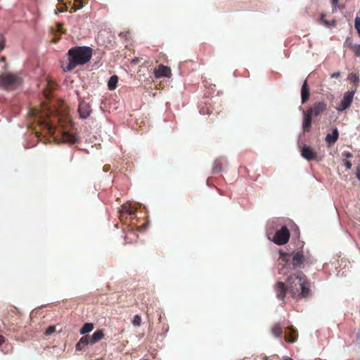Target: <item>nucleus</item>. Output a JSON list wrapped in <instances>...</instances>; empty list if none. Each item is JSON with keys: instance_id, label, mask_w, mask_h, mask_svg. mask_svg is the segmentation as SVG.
Segmentation results:
<instances>
[{"instance_id": "obj_37", "label": "nucleus", "mask_w": 360, "mask_h": 360, "mask_svg": "<svg viewBox=\"0 0 360 360\" xmlns=\"http://www.w3.org/2000/svg\"><path fill=\"white\" fill-rule=\"evenodd\" d=\"M283 359L284 360H292L290 357H288V356H284Z\"/></svg>"}, {"instance_id": "obj_34", "label": "nucleus", "mask_w": 360, "mask_h": 360, "mask_svg": "<svg viewBox=\"0 0 360 360\" xmlns=\"http://www.w3.org/2000/svg\"><path fill=\"white\" fill-rule=\"evenodd\" d=\"M344 155H345L346 158H352V153H350L349 152H347V153H345L344 154Z\"/></svg>"}, {"instance_id": "obj_25", "label": "nucleus", "mask_w": 360, "mask_h": 360, "mask_svg": "<svg viewBox=\"0 0 360 360\" xmlns=\"http://www.w3.org/2000/svg\"><path fill=\"white\" fill-rule=\"evenodd\" d=\"M82 0H75L74 6L75 10L80 9L83 6Z\"/></svg>"}, {"instance_id": "obj_23", "label": "nucleus", "mask_w": 360, "mask_h": 360, "mask_svg": "<svg viewBox=\"0 0 360 360\" xmlns=\"http://www.w3.org/2000/svg\"><path fill=\"white\" fill-rule=\"evenodd\" d=\"M354 27L356 30L359 36L360 37V18L356 17L354 20Z\"/></svg>"}, {"instance_id": "obj_39", "label": "nucleus", "mask_w": 360, "mask_h": 360, "mask_svg": "<svg viewBox=\"0 0 360 360\" xmlns=\"http://www.w3.org/2000/svg\"><path fill=\"white\" fill-rule=\"evenodd\" d=\"M356 17H359L360 18V11L358 12L357 15Z\"/></svg>"}, {"instance_id": "obj_32", "label": "nucleus", "mask_w": 360, "mask_h": 360, "mask_svg": "<svg viewBox=\"0 0 360 360\" xmlns=\"http://www.w3.org/2000/svg\"><path fill=\"white\" fill-rule=\"evenodd\" d=\"M340 73L339 72H336L333 73L330 75V77L331 78H336V77H338L340 76Z\"/></svg>"}, {"instance_id": "obj_14", "label": "nucleus", "mask_w": 360, "mask_h": 360, "mask_svg": "<svg viewBox=\"0 0 360 360\" xmlns=\"http://www.w3.org/2000/svg\"><path fill=\"white\" fill-rule=\"evenodd\" d=\"M339 136V132L337 128L334 129L332 134H328L326 136V141L330 146L335 143Z\"/></svg>"}, {"instance_id": "obj_38", "label": "nucleus", "mask_w": 360, "mask_h": 360, "mask_svg": "<svg viewBox=\"0 0 360 360\" xmlns=\"http://www.w3.org/2000/svg\"><path fill=\"white\" fill-rule=\"evenodd\" d=\"M37 113H38V112H37V110H34V111H33V112H32V114H33V115H34V116H35V115H37Z\"/></svg>"}, {"instance_id": "obj_3", "label": "nucleus", "mask_w": 360, "mask_h": 360, "mask_svg": "<svg viewBox=\"0 0 360 360\" xmlns=\"http://www.w3.org/2000/svg\"><path fill=\"white\" fill-rule=\"evenodd\" d=\"M326 110V104L324 102L315 103L311 108L304 112L302 129L304 131H309L311 124V117L319 116Z\"/></svg>"}, {"instance_id": "obj_22", "label": "nucleus", "mask_w": 360, "mask_h": 360, "mask_svg": "<svg viewBox=\"0 0 360 360\" xmlns=\"http://www.w3.org/2000/svg\"><path fill=\"white\" fill-rule=\"evenodd\" d=\"M349 45L351 46V48L352 49L353 51L355 53L356 56L358 57H360V44L352 45L350 44Z\"/></svg>"}, {"instance_id": "obj_15", "label": "nucleus", "mask_w": 360, "mask_h": 360, "mask_svg": "<svg viewBox=\"0 0 360 360\" xmlns=\"http://www.w3.org/2000/svg\"><path fill=\"white\" fill-rule=\"evenodd\" d=\"M276 296L279 299H283L285 294L286 288L285 287V284L283 282H278L276 284V288H275Z\"/></svg>"}, {"instance_id": "obj_6", "label": "nucleus", "mask_w": 360, "mask_h": 360, "mask_svg": "<svg viewBox=\"0 0 360 360\" xmlns=\"http://www.w3.org/2000/svg\"><path fill=\"white\" fill-rule=\"evenodd\" d=\"M353 97H354L353 91L347 92L344 96V98H343L342 101H341V105L340 107L337 108V110L338 111H343V110H346L347 108H348L350 106V105L353 101Z\"/></svg>"}, {"instance_id": "obj_17", "label": "nucleus", "mask_w": 360, "mask_h": 360, "mask_svg": "<svg viewBox=\"0 0 360 360\" xmlns=\"http://www.w3.org/2000/svg\"><path fill=\"white\" fill-rule=\"evenodd\" d=\"M103 337V333L102 330L96 331L90 338V343L94 344L101 340Z\"/></svg>"}, {"instance_id": "obj_18", "label": "nucleus", "mask_w": 360, "mask_h": 360, "mask_svg": "<svg viewBox=\"0 0 360 360\" xmlns=\"http://www.w3.org/2000/svg\"><path fill=\"white\" fill-rule=\"evenodd\" d=\"M117 82H118L117 76L113 75V76L110 77V78L108 81V83L109 89H110V90L115 89V88L117 86Z\"/></svg>"}, {"instance_id": "obj_10", "label": "nucleus", "mask_w": 360, "mask_h": 360, "mask_svg": "<svg viewBox=\"0 0 360 360\" xmlns=\"http://www.w3.org/2000/svg\"><path fill=\"white\" fill-rule=\"evenodd\" d=\"M61 139L63 142L68 143H73L77 141V138L74 134L65 131L61 132Z\"/></svg>"}, {"instance_id": "obj_9", "label": "nucleus", "mask_w": 360, "mask_h": 360, "mask_svg": "<svg viewBox=\"0 0 360 360\" xmlns=\"http://www.w3.org/2000/svg\"><path fill=\"white\" fill-rule=\"evenodd\" d=\"M301 153L302 157L307 159V160H314L316 157L315 152L309 146H304L302 147Z\"/></svg>"}, {"instance_id": "obj_5", "label": "nucleus", "mask_w": 360, "mask_h": 360, "mask_svg": "<svg viewBox=\"0 0 360 360\" xmlns=\"http://www.w3.org/2000/svg\"><path fill=\"white\" fill-rule=\"evenodd\" d=\"M290 238V233L285 226L278 231L274 237V242L278 245L285 244Z\"/></svg>"}, {"instance_id": "obj_1", "label": "nucleus", "mask_w": 360, "mask_h": 360, "mask_svg": "<svg viewBox=\"0 0 360 360\" xmlns=\"http://www.w3.org/2000/svg\"><path fill=\"white\" fill-rule=\"evenodd\" d=\"M91 57V50L86 47H77L71 49L68 51L67 64H63L64 71H70L77 65H83L89 61Z\"/></svg>"}, {"instance_id": "obj_7", "label": "nucleus", "mask_w": 360, "mask_h": 360, "mask_svg": "<svg viewBox=\"0 0 360 360\" xmlns=\"http://www.w3.org/2000/svg\"><path fill=\"white\" fill-rule=\"evenodd\" d=\"M78 112L82 118H86L90 115L91 109L90 105L86 103H81L78 108Z\"/></svg>"}, {"instance_id": "obj_24", "label": "nucleus", "mask_w": 360, "mask_h": 360, "mask_svg": "<svg viewBox=\"0 0 360 360\" xmlns=\"http://www.w3.org/2000/svg\"><path fill=\"white\" fill-rule=\"evenodd\" d=\"M79 342L84 346L87 345L89 342L90 343V338L89 336H84L82 337Z\"/></svg>"}, {"instance_id": "obj_19", "label": "nucleus", "mask_w": 360, "mask_h": 360, "mask_svg": "<svg viewBox=\"0 0 360 360\" xmlns=\"http://www.w3.org/2000/svg\"><path fill=\"white\" fill-rule=\"evenodd\" d=\"M94 326V324L91 323H85L83 327L80 329V333L82 335L88 333L93 330Z\"/></svg>"}, {"instance_id": "obj_20", "label": "nucleus", "mask_w": 360, "mask_h": 360, "mask_svg": "<svg viewBox=\"0 0 360 360\" xmlns=\"http://www.w3.org/2000/svg\"><path fill=\"white\" fill-rule=\"evenodd\" d=\"M282 328L280 325L278 324H275L272 328H271V333L273 335H274L275 337H280L281 335H282Z\"/></svg>"}, {"instance_id": "obj_27", "label": "nucleus", "mask_w": 360, "mask_h": 360, "mask_svg": "<svg viewBox=\"0 0 360 360\" xmlns=\"http://www.w3.org/2000/svg\"><path fill=\"white\" fill-rule=\"evenodd\" d=\"M349 79L354 83H357L359 81V77L354 74H352L349 76Z\"/></svg>"}, {"instance_id": "obj_28", "label": "nucleus", "mask_w": 360, "mask_h": 360, "mask_svg": "<svg viewBox=\"0 0 360 360\" xmlns=\"http://www.w3.org/2000/svg\"><path fill=\"white\" fill-rule=\"evenodd\" d=\"M345 165L347 167V169H350L352 168V164L349 161H345Z\"/></svg>"}, {"instance_id": "obj_29", "label": "nucleus", "mask_w": 360, "mask_h": 360, "mask_svg": "<svg viewBox=\"0 0 360 360\" xmlns=\"http://www.w3.org/2000/svg\"><path fill=\"white\" fill-rule=\"evenodd\" d=\"M356 176L359 180H360V165L356 168Z\"/></svg>"}, {"instance_id": "obj_31", "label": "nucleus", "mask_w": 360, "mask_h": 360, "mask_svg": "<svg viewBox=\"0 0 360 360\" xmlns=\"http://www.w3.org/2000/svg\"><path fill=\"white\" fill-rule=\"evenodd\" d=\"M46 127L48 128V129L50 131L51 133L54 134L55 132L53 131L52 127L49 123H46Z\"/></svg>"}, {"instance_id": "obj_16", "label": "nucleus", "mask_w": 360, "mask_h": 360, "mask_svg": "<svg viewBox=\"0 0 360 360\" xmlns=\"http://www.w3.org/2000/svg\"><path fill=\"white\" fill-rule=\"evenodd\" d=\"M309 97V89L307 85V81H304V82L302 84V89H301V100L302 103H304Z\"/></svg>"}, {"instance_id": "obj_33", "label": "nucleus", "mask_w": 360, "mask_h": 360, "mask_svg": "<svg viewBox=\"0 0 360 360\" xmlns=\"http://www.w3.org/2000/svg\"><path fill=\"white\" fill-rule=\"evenodd\" d=\"M82 347L83 345L82 344H80V342H77V344L76 345V349L77 350H81L82 349Z\"/></svg>"}, {"instance_id": "obj_26", "label": "nucleus", "mask_w": 360, "mask_h": 360, "mask_svg": "<svg viewBox=\"0 0 360 360\" xmlns=\"http://www.w3.org/2000/svg\"><path fill=\"white\" fill-rule=\"evenodd\" d=\"M56 330V328L53 326H49L46 330V335H49L53 333Z\"/></svg>"}, {"instance_id": "obj_11", "label": "nucleus", "mask_w": 360, "mask_h": 360, "mask_svg": "<svg viewBox=\"0 0 360 360\" xmlns=\"http://www.w3.org/2000/svg\"><path fill=\"white\" fill-rule=\"evenodd\" d=\"M297 338V331L292 327L288 328V330L285 331V341L290 342V343H293L296 341Z\"/></svg>"}, {"instance_id": "obj_4", "label": "nucleus", "mask_w": 360, "mask_h": 360, "mask_svg": "<svg viewBox=\"0 0 360 360\" xmlns=\"http://www.w3.org/2000/svg\"><path fill=\"white\" fill-rule=\"evenodd\" d=\"M20 82V78L14 74L6 73L0 77V83L6 88H13Z\"/></svg>"}, {"instance_id": "obj_13", "label": "nucleus", "mask_w": 360, "mask_h": 360, "mask_svg": "<svg viewBox=\"0 0 360 360\" xmlns=\"http://www.w3.org/2000/svg\"><path fill=\"white\" fill-rule=\"evenodd\" d=\"M280 257H279V262L280 264H282L283 269H279V274H285V272H283V269L285 268V265L287 264L288 262L290 260L291 256L288 254L285 253L282 251H280Z\"/></svg>"}, {"instance_id": "obj_36", "label": "nucleus", "mask_w": 360, "mask_h": 360, "mask_svg": "<svg viewBox=\"0 0 360 360\" xmlns=\"http://www.w3.org/2000/svg\"><path fill=\"white\" fill-rule=\"evenodd\" d=\"M4 341V338L3 336L0 335V345Z\"/></svg>"}, {"instance_id": "obj_35", "label": "nucleus", "mask_w": 360, "mask_h": 360, "mask_svg": "<svg viewBox=\"0 0 360 360\" xmlns=\"http://www.w3.org/2000/svg\"><path fill=\"white\" fill-rule=\"evenodd\" d=\"M331 2L334 6H337L338 4V0H331Z\"/></svg>"}, {"instance_id": "obj_40", "label": "nucleus", "mask_w": 360, "mask_h": 360, "mask_svg": "<svg viewBox=\"0 0 360 360\" xmlns=\"http://www.w3.org/2000/svg\"><path fill=\"white\" fill-rule=\"evenodd\" d=\"M4 58H1V61H4Z\"/></svg>"}, {"instance_id": "obj_30", "label": "nucleus", "mask_w": 360, "mask_h": 360, "mask_svg": "<svg viewBox=\"0 0 360 360\" xmlns=\"http://www.w3.org/2000/svg\"><path fill=\"white\" fill-rule=\"evenodd\" d=\"M5 46V41L4 39H1V41H0V51L3 50Z\"/></svg>"}, {"instance_id": "obj_8", "label": "nucleus", "mask_w": 360, "mask_h": 360, "mask_svg": "<svg viewBox=\"0 0 360 360\" xmlns=\"http://www.w3.org/2000/svg\"><path fill=\"white\" fill-rule=\"evenodd\" d=\"M154 73L157 78L162 77H169L171 75V70L170 68L166 66L159 65L158 68L155 70Z\"/></svg>"}, {"instance_id": "obj_2", "label": "nucleus", "mask_w": 360, "mask_h": 360, "mask_svg": "<svg viewBox=\"0 0 360 360\" xmlns=\"http://www.w3.org/2000/svg\"><path fill=\"white\" fill-rule=\"evenodd\" d=\"M288 289L295 298L306 297L309 293L306 276L302 272L290 275L287 279Z\"/></svg>"}, {"instance_id": "obj_12", "label": "nucleus", "mask_w": 360, "mask_h": 360, "mask_svg": "<svg viewBox=\"0 0 360 360\" xmlns=\"http://www.w3.org/2000/svg\"><path fill=\"white\" fill-rule=\"evenodd\" d=\"M304 255L300 252H297L293 253L292 255V265L294 268H297L300 266V265L304 262Z\"/></svg>"}, {"instance_id": "obj_21", "label": "nucleus", "mask_w": 360, "mask_h": 360, "mask_svg": "<svg viewBox=\"0 0 360 360\" xmlns=\"http://www.w3.org/2000/svg\"><path fill=\"white\" fill-rule=\"evenodd\" d=\"M141 323V317L139 315H135L134 317V320L132 321V324L134 326H140Z\"/></svg>"}]
</instances>
